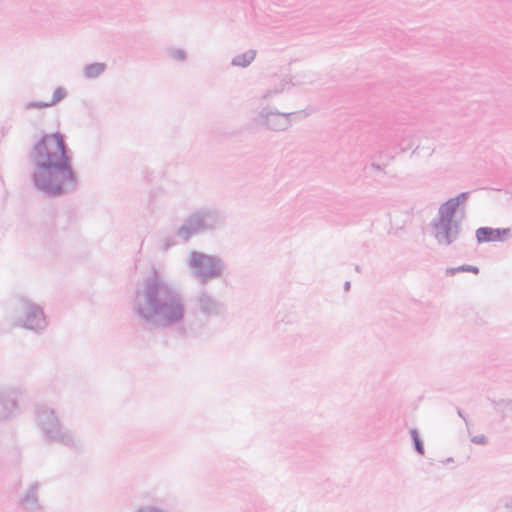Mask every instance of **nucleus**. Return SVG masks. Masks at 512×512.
<instances>
[{
    "instance_id": "0eeeda50",
    "label": "nucleus",
    "mask_w": 512,
    "mask_h": 512,
    "mask_svg": "<svg viewBox=\"0 0 512 512\" xmlns=\"http://www.w3.org/2000/svg\"><path fill=\"white\" fill-rule=\"evenodd\" d=\"M104 70V66L101 65V64H96V65H92L90 67H88L86 69V73L88 76H95L99 73H101L102 71Z\"/></svg>"
},
{
    "instance_id": "39448f33",
    "label": "nucleus",
    "mask_w": 512,
    "mask_h": 512,
    "mask_svg": "<svg viewBox=\"0 0 512 512\" xmlns=\"http://www.w3.org/2000/svg\"><path fill=\"white\" fill-rule=\"evenodd\" d=\"M182 315V307L178 302H172L164 306V316L167 320H176Z\"/></svg>"
},
{
    "instance_id": "f03ea898",
    "label": "nucleus",
    "mask_w": 512,
    "mask_h": 512,
    "mask_svg": "<svg viewBox=\"0 0 512 512\" xmlns=\"http://www.w3.org/2000/svg\"><path fill=\"white\" fill-rule=\"evenodd\" d=\"M509 235L508 229L479 228L476 237L479 242L502 241Z\"/></svg>"
},
{
    "instance_id": "1a4fd4ad",
    "label": "nucleus",
    "mask_w": 512,
    "mask_h": 512,
    "mask_svg": "<svg viewBox=\"0 0 512 512\" xmlns=\"http://www.w3.org/2000/svg\"><path fill=\"white\" fill-rule=\"evenodd\" d=\"M449 231H450V228H448L445 232L437 235L440 242H444V243L451 242V238L449 237Z\"/></svg>"
},
{
    "instance_id": "6e6552de",
    "label": "nucleus",
    "mask_w": 512,
    "mask_h": 512,
    "mask_svg": "<svg viewBox=\"0 0 512 512\" xmlns=\"http://www.w3.org/2000/svg\"><path fill=\"white\" fill-rule=\"evenodd\" d=\"M206 260V257L203 256V255H200V254H194L192 256V264L195 266V267H199L203 261Z\"/></svg>"
},
{
    "instance_id": "9b49d317",
    "label": "nucleus",
    "mask_w": 512,
    "mask_h": 512,
    "mask_svg": "<svg viewBox=\"0 0 512 512\" xmlns=\"http://www.w3.org/2000/svg\"><path fill=\"white\" fill-rule=\"evenodd\" d=\"M414 441H415V446H416L417 451H418L420 454H423V453H424L423 445L421 444V442H420V440L418 439V437H417V435H416V434L414 435Z\"/></svg>"
},
{
    "instance_id": "423d86ee",
    "label": "nucleus",
    "mask_w": 512,
    "mask_h": 512,
    "mask_svg": "<svg viewBox=\"0 0 512 512\" xmlns=\"http://www.w3.org/2000/svg\"><path fill=\"white\" fill-rule=\"evenodd\" d=\"M66 96V92L63 88H57L53 94V100L50 103L45 104V106L53 105L59 101H61Z\"/></svg>"
},
{
    "instance_id": "9d476101",
    "label": "nucleus",
    "mask_w": 512,
    "mask_h": 512,
    "mask_svg": "<svg viewBox=\"0 0 512 512\" xmlns=\"http://www.w3.org/2000/svg\"><path fill=\"white\" fill-rule=\"evenodd\" d=\"M456 271H471L476 274V273H478V268H476V267H469V268L460 267L457 269H449V270H447V273L453 274Z\"/></svg>"
},
{
    "instance_id": "f257e3e1",
    "label": "nucleus",
    "mask_w": 512,
    "mask_h": 512,
    "mask_svg": "<svg viewBox=\"0 0 512 512\" xmlns=\"http://www.w3.org/2000/svg\"><path fill=\"white\" fill-rule=\"evenodd\" d=\"M34 180L39 189L56 195L74 180V174L60 134L45 135L35 146Z\"/></svg>"
},
{
    "instance_id": "7ed1b4c3",
    "label": "nucleus",
    "mask_w": 512,
    "mask_h": 512,
    "mask_svg": "<svg viewBox=\"0 0 512 512\" xmlns=\"http://www.w3.org/2000/svg\"><path fill=\"white\" fill-rule=\"evenodd\" d=\"M44 324V317L42 311L39 309H33L27 313L25 319L26 327L30 329L41 328Z\"/></svg>"
},
{
    "instance_id": "20e7f679",
    "label": "nucleus",
    "mask_w": 512,
    "mask_h": 512,
    "mask_svg": "<svg viewBox=\"0 0 512 512\" xmlns=\"http://www.w3.org/2000/svg\"><path fill=\"white\" fill-rule=\"evenodd\" d=\"M458 206H459V199H457V198L450 199L447 202H445L440 209L441 218L443 220H446L447 222H449L451 220V218L453 217Z\"/></svg>"
}]
</instances>
